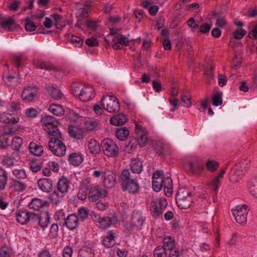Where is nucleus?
<instances>
[{
  "label": "nucleus",
  "mask_w": 257,
  "mask_h": 257,
  "mask_svg": "<svg viewBox=\"0 0 257 257\" xmlns=\"http://www.w3.org/2000/svg\"><path fill=\"white\" fill-rule=\"evenodd\" d=\"M126 115L122 113L113 115L110 118V123L114 125H122L127 120Z\"/></svg>",
  "instance_id": "obj_25"
},
{
  "label": "nucleus",
  "mask_w": 257,
  "mask_h": 257,
  "mask_svg": "<svg viewBox=\"0 0 257 257\" xmlns=\"http://www.w3.org/2000/svg\"><path fill=\"white\" fill-rule=\"evenodd\" d=\"M136 132L137 135V141L141 147L145 146L148 143L146 128L136 122Z\"/></svg>",
  "instance_id": "obj_14"
},
{
  "label": "nucleus",
  "mask_w": 257,
  "mask_h": 257,
  "mask_svg": "<svg viewBox=\"0 0 257 257\" xmlns=\"http://www.w3.org/2000/svg\"><path fill=\"white\" fill-rule=\"evenodd\" d=\"M31 153L35 156H39L43 153V147L33 142H31L29 146Z\"/></svg>",
  "instance_id": "obj_34"
},
{
  "label": "nucleus",
  "mask_w": 257,
  "mask_h": 257,
  "mask_svg": "<svg viewBox=\"0 0 257 257\" xmlns=\"http://www.w3.org/2000/svg\"><path fill=\"white\" fill-rule=\"evenodd\" d=\"M48 204V201L46 200H42L37 198H33L31 202L29 204L30 208L36 210H38L43 206H46Z\"/></svg>",
  "instance_id": "obj_32"
},
{
  "label": "nucleus",
  "mask_w": 257,
  "mask_h": 257,
  "mask_svg": "<svg viewBox=\"0 0 257 257\" xmlns=\"http://www.w3.org/2000/svg\"><path fill=\"white\" fill-rule=\"evenodd\" d=\"M114 235L112 230H109L102 241L103 245L108 248L113 247L115 244Z\"/></svg>",
  "instance_id": "obj_26"
},
{
  "label": "nucleus",
  "mask_w": 257,
  "mask_h": 257,
  "mask_svg": "<svg viewBox=\"0 0 257 257\" xmlns=\"http://www.w3.org/2000/svg\"><path fill=\"white\" fill-rule=\"evenodd\" d=\"M181 104L186 107L191 106V99L188 94L181 95Z\"/></svg>",
  "instance_id": "obj_54"
},
{
  "label": "nucleus",
  "mask_w": 257,
  "mask_h": 257,
  "mask_svg": "<svg viewBox=\"0 0 257 257\" xmlns=\"http://www.w3.org/2000/svg\"><path fill=\"white\" fill-rule=\"evenodd\" d=\"M131 220L133 221L136 227L142 229L145 221V217L141 212L137 210H134L132 212Z\"/></svg>",
  "instance_id": "obj_22"
},
{
  "label": "nucleus",
  "mask_w": 257,
  "mask_h": 257,
  "mask_svg": "<svg viewBox=\"0 0 257 257\" xmlns=\"http://www.w3.org/2000/svg\"><path fill=\"white\" fill-rule=\"evenodd\" d=\"M62 196H60L59 193L56 190H54L49 195V199L51 203L55 205H57L60 202Z\"/></svg>",
  "instance_id": "obj_45"
},
{
  "label": "nucleus",
  "mask_w": 257,
  "mask_h": 257,
  "mask_svg": "<svg viewBox=\"0 0 257 257\" xmlns=\"http://www.w3.org/2000/svg\"><path fill=\"white\" fill-rule=\"evenodd\" d=\"M79 221L77 215L73 213L67 217L64 224L69 230H73L78 227Z\"/></svg>",
  "instance_id": "obj_20"
},
{
  "label": "nucleus",
  "mask_w": 257,
  "mask_h": 257,
  "mask_svg": "<svg viewBox=\"0 0 257 257\" xmlns=\"http://www.w3.org/2000/svg\"><path fill=\"white\" fill-rule=\"evenodd\" d=\"M79 257H94V250L89 247L80 249L79 251Z\"/></svg>",
  "instance_id": "obj_46"
},
{
  "label": "nucleus",
  "mask_w": 257,
  "mask_h": 257,
  "mask_svg": "<svg viewBox=\"0 0 257 257\" xmlns=\"http://www.w3.org/2000/svg\"><path fill=\"white\" fill-rule=\"evenodd\" d=\"M222 91H219L214 93L212 95V105L214 106H219L222 104Z\"/></svg>",
  "instance_id": "obj_42"
},
{
  "label": "nucleus",
  "mask_w": 257,
  "mask_h": 257,
  "mask_svg": "<svg viewBox=\"0 0 257 257\" xmlns=\"http://www.w3.org/2000/svg\"><path fill=\"white\" fill-rule=\"evenodd\" d=\"M154 257H167V254L165 249L162 246L159 245L154 249Z\"/></svg>",
  "instance_id": "obj_48"
},
{
  "label": "nucleus",
  "mask_w": 257,
  "mask_h": 257,
  "mask_svg": "<svg viewBox=\"0 0 257 257\" xmlns=\"http://www.w3.org/2000/svg\"><path fill=\"white\" fill-rule=\"evenodd\" d=\"M86 26L89 29L92 31H95L97 29L98 25L97 24V22L89 20H87L86 22Z\"/></svg>",
  "instance_id": "obj_62"
},
{
  "label": "nucleus",
  "mask_w": 257,
  "mask_h": 257,
  "mask_svg": "<svg viewBox=\"0 0 257 257\" xmlns=\"http://www.w3.org/2000/svg\"><path fill=\"white\" fill-rule=\"evenodd\" d=\"M68 160L71 164L77 166L83 162V156L80 153H72L69 155Z\"/></svg>",
  "instance_id": "obj_28"
},
{
  "label": "nucleus",
  "mask_w": 257,
  "mask_h": 257,
  "mask_svg": "<svg viewBox=\"0 0 257 257\" xmlns=\"http://www.w3.org/2000/svg\"><path fill=\"white\" fill-rule=\"evenodd\" d=\"M34 65L37 68L46 70H51L54 68V66L50 63L41 60L36 61L34 62Z\"/></svg>",
  "instance_id": "obj_43"
},
{
  "label": "nucleus",
  "mask_w": 257,
  "mask_h": 257,
  "mask_svg": "<svg viewBox=\"0 0 257 257\" xmlns=\"http://www.w3.org/2000/svg\"><path fill=\"white\" fill-rule=\"evenodd\" d=\"M58 226L57 224H53L50 228V235L51 238H55L58 236Z\"/></svg>",
  "instance_id": "obj_60"
},
{
  "label": "nucleus",
  "mask_w": 257,
  "mask_h": 257,
  "mask_svg": "<svg viewBox=\"0 0 257 257\" xmlns=\"http://www.w3.org/2000/svg\"><path fill=\"white\" fill-rule=\"evenodd\" d=\"M225 169H222L220 174L216 176L210 183L209 185L214 192H217L219 188V183L220 180L222 179L225 172Z\"/></svg>",
  "instance_id": "obj_31"
},
{
  "label": "nucleus",
  "mask_w": 257,
  "mask_h": 257,
  "mask_svg": "<svg viewBox=\"0 0 257 257\" xmlns=\"http://www.w3.org/2000/svg\"><path fill=\"white\" fill-rule=\"evenodd\" d=\"M10 145V139L7 135H2L0 136V147L7 148Z\"/></svg>",
  "instance_id": "obj_56"
},
{
  "label": "nucleus",
  "mask_w": 257,
  "mask_h": 257,
  "mask_svg": "<svg viewBox=\"0 0 257 257\" xmlns=\"http://www.w3.org/2000/svg\"><path fill=\"white\" fill-rule=\"evenodd\" d=\"M8 180L7 172L0 167V190H4Z\"/></svg>",
  "instance_id": "obj_38"
},
{
  "label": "nucleus",
  "mask_w": 257,
  "mask_h": 257,
  "mask_svg": "<svg viewBox=\"0 0 257 257\" xmlns=\"http://www.w3.org/2000/svg\"><path fill=\"white\" fill-rule=\"evenodd\" d=\"M98 122L96 120L88 119L84 122V128L88 131H93L96 130Z\"/></svg>",
  "instance_id": "obj_44"
},
{
  "label": "nucleus",
  "mask_w": 257,
  "mask_h": 257,
  "mask_svg": "<svg viewBox=\"0 0 257 257\" xmlns=\"http://www.w3.org/2000/svg\"><path fill=\"white\" fill-rule=\"evenodd\" d=\"M25 115L28 118H33L37 116L39 111L35 108H29L25 110Z\"/></svg>",
  "instance_id": "obj_53"
},
{
  "label": "nucleus",
  "mask_w": 257,
  "mask_h": 257,
  "mask_svg": "<svg viewBox=\"0 0 257 257\" xmlns=\"http://www.w3.org/2000/svg\"><path fill=\"white\" fill-rule=\"evenodd\" d=\"M249 209L245 204L237 205L231 211L236 221L240 224H245L247 221V216Z\"/></svg>",
  "instance_id": "obj_8"
},
{
  "label": "nucleus",
  "mask_w": 257,
  "mask_h": 257,
  "mask_svg": "<svg viewBox=\"0 0 257 257\" xmlns=\"http://www.w3.org/2000/svg\"><path fill=\"white\" fill-rule=\"evenodd\" d=\"M120 182L123 191L127 190L130 193L136 194L139 190L137 180L131 175L128 169L123 170L120 176Z\"/></svg>",
  "instance_id": "obj_1"
},
{
  "label": "nucleus",
  "mask_w": 257,
  "mask_h": 257,
  "mask_svg": "<svg viewBox=\"0 0 257 257\" xmlns=\"http://www.w3.org/2000/svg\"><path fill=\"white\" fill-rule=\"evenodd\" d=\"M117 42L122 45L127 46L129 45V40L124 35L119 34V36L116 38Z\"/></svg>",
  "instance_id": "obj_63"
},
{
  "label": "nucleus",
  "mask_w": 257,
  "mask_h": 257,
  "mask_svg": "<svg viewBox=\"0 0 257 257\" xmlns=\"http://www.w3.org/2000/svg\"><path fill=\"white\" fill-rule=\"evenodd\" d=\"M167 204L166 199L162 197L152 200L150 204V211L152 216L154 217H158L162 215Z\"/></svg>",
  "instance_id": "obj_5"
},
{
  "label": "nucleus",
  "mask_w": 257,
  "mask_h": 257,
  "mask_svg": "<svg viewBox=\"0 0 257 257\" xmlns=\"http://www.w3.org/2000/svg\"><path fill=\"white\" fill-rule=\"evenodd\" d=\"M189 167L191 172L195 175H200L205 169V163L198 160L189 163Z\"/></svg>",
  "instance_id": "obj_19"
},
{
  "label": "nucleus",
  "mask_w": 257,
  "mask_h": 257,
  "mask_svg": "<svg viewBox=\"0 0 257 257\" xmlns=\"http://www.w3.org/2000/svg\"><path fill=\"white\" fill-rule=\"evenodd\" d=\"M246 31L243 29L236 30L233 33L234 38L236 40H240L242 39L246 35Z\"/></svg>",
  "instance_id": "obj_57"
},
{
  "label": "nucleus",
  "mask_w": 257,
  "mask_h": 257,
  "mask_svg": "<svg viewBox=\"0 0 257 257\" xmlns=\"http://www.w3.org/2000/svg\"><path fill=\"white\" fill-rule=\"evenodd\" d=\"M72 93L82 101H88L94 97V88L90 85L74 84L72 87Z\"/></svg>",
  "instance_id": "obj_3"
},
{
  "label": "nucleus",
  "mask_w": 257,
  "mask_h": 257,
  "mask_svg": "<svg viewBox=\"0 0 257 257\" xmlns=\"http://www.w3.org/2000/svg\"><path fill=\"white\" fill-rule=\"evenodd\" d=\"M29 212L27 209L22 208L16 212V219L21 224L24 225L29 222Z\"/></svg>",
  "instance_id": "obj_23"
},
{
  "label": "nucleus",
  "mask_w": 257,
  "mask_h": 257,
  "mask_svg": "<svg viewBox=\"0 0 257 257\" xmlns=\"http://www.w3.org/2000/svg\"><path fill=\"white\" fill-rule=\"evenodd\" d=\"M44 130L47 133L48 136L54 135L57 133L59 134V131L58 126L59 121L52 116L48 115L43 118Z\"/></svg>",
  "instance_id": "obj_9"
},
{
  "label": "nucleus",
  "mask_w": 257,
  "mask_h": 257,
  "mask_svg": "<svg viewBox=\"0 0 257 257\" xmlns=\"http://www.w3.org/2000/svg\"><path fill=\"white\" fill-rule=\"evenodd\" d=\"M244 165L243 163L236 164L231 169L229 176L231 182L235 183L238 181L240 176L247 170L248 167L244 166Z\"/></svg>",
  "instance_id": "obj_11"
},
{
  "label": "nucleus",
  "mask_w": 257,
  "mask_h": 257,
  "mask_svg": "<svg viewBox=\"0 0 257 257\" xmlns=\"http://www.w3.org/2000/svg\"><path fill=\"white\" fill-rule=\"evenodd\" d=\"M59 134L56 133L54 135L48 136L50 138L48 146L54 155L61 157L65 154L66 147L63 142L64 139L61 132H59Z\"/></svg>",
  "instance_id": "obj_2"
},
{
  "label": "nucleus",
  "mask_w": 257,
  "mask_h": 257,
  "mask_svg": "<svg viewBox=\"0 0 257 257\" xmlns=\"http://www.w3.org/2000/svg\"><path fill=\"white\" fill-rule=\"evenodd\" d=\"M70 41L73 44H75L76 46H80L83 43L82 39L74 35H72L71 37L70 38Z\"/></svg>",
  "instance_id": "obj_61"
},
{
  "label": "nucleus",
  "mask_w": 257,
  "mask_h": 257,
  "mask_svg": "<svg viewBox=\"0 0 257 257\" xmlns=\"http://www.w3.org/2000/svg\"><path fill=\"white\" fill-rule=\"evenodd\" d=\"M103 183L105 187L111 188L114 186L116 182V175L110 170H105L103 172Z\"/></svg>",
  "instance_id": "obj_17"
},
{
  "label": "nucleus",
  "mask_w": 257,
  "mask_h": 257,
  "mask_svg": "<svg viewBox=\"0 0 257 257\" xmlns=\"http://www.w3.org/2000/svg\"><path fill=\"white\" fill-rule=\"evenodd\" d=\"M37 186L42 191L49 193L53 190V181L46 178L39 179L37 181Z\"/></svg>",
  "instance_id": "obj_18"
},
{
  "label": "nucleus",
  "mask_w": 257,
  "mask_h": 257,
  "mask_svg": "<svg viewBox=\"0 0 257 257\" xmlns=\"http://www.w3.org/2000/svg\"><path fill=\"white\" fill-rule=\"evenodd\" d=\"M92 218L94 221L98 223L99 227L103 229L108 228L112 224H116L118 222L117 217L114 216L101 217L98 214H94Z\"/></svg>",
  "instance_id": "obj_10"
},
{
  "label": "nucleus",
  "mask_w": 257,
  "mask_h": 257,
  "mask_svg": "<svg viewBox=\"0 0 257 257\" xmlns=\"http://www.w3.org/2000/svg\"><path fill=\"white\" fill-rule=\"evenodd\" d=\"M205 166L208 171L214 173L219 167V164L215 160L209 159L205 163Z\"/></svg>",
  "instance_id": "obj_35"
},
{
  "label": "nucleus",
  "mask_w": 257,
  "mask_h": 257,
  "mask_svg": "<svg viewBox=\"0 0 257 257\" xmlns=\"http://www.w3.org/2000/svg\"><path fill=\"white\" fill-rule=\"evenodd\" d=\"M107 193L106 190L101 186L97 185L90 189L88 194V198L90 202H95L100 198L106 197Z\"/></svg>",
  "instance_id": "obj_12"
},
{
  "label": "nucleus",
  "mask_w": 257,
  "mask_h": 257,
  "mask_svg": "<svg viewBox=\"0 0 257 257\" xmlns=\"http://www.w3.org/2000/svg\"><path fill=\"white\" fill-rule=\"evenodd\" d=\"M19 120L18 117H15L10 113H4L0 115V121L7 124H15Z\"/></svg>",
  "instance_id": "obj_29"
},
{
  "label": "nucleus",
  "mask_w": 257,
  "mask_h": 257,
  "mask_svg": "<svg viewBox=\"0 0 257 257\" xmlns=\"http://www.w3.org/2000/svg\"><path fill=\"white\" fill-rule=\"evenodd\" d=\"M68 131L70 136L76 140H81L84 138L83 130L73 125L69 126Z\"/></svg>",
  "instance_id": "obj_24"
},
{
  "label": "nucleus",
  "mask_w": 257,
  "mask_h": 257,
  "mask_svg": "<svg viewBox=\"0 0 257 257\" xmlns=\"http://www.w3.org/2000/svg\"><path fill=\"white\" fill-rule=\"evenodd\" d=\"M13 175L18 179L22 180L27 178L26 171L23 169H15L12 171Z\"/></svg>",
  "instance_id": "obj_47"
},
{
  "label": "nucleus",
  "mask_w": 257,
  "mask_h": 257,
  "mask_svg": "<svg viewBox=\"0 0 257 257\" xmlns=\"http://www.w3.org/2000/svg\"><path fill=\"white\" fill-rule=\"evenodd\" d=\"M49 110L53 114L57 116H62L64 114L65 111L60 105L51 104L49 107Z\"/></svg>",
  "instance_id": "obj_37"
},
{
  "label": "nucleus",
  "mask_w": 257,
  "mask_h": 257,
  "mask_svg": "<svg viewBox=\"0 0 257 257\" xmlns=\"http://www.w3.org/2000/svg\"><path fill=\"white\" fill-rule=\"evenodd\" d=\"M130 166L132 172L136 174H140L143 168L142 162L137 159H132Z\"/></svg>",
  "instance_id": "obj_30"
},
{
  "label": "nucleus",
  "mask_w": 257,
  "mask_h": 257,
  "mask_svg": "<svg viewBox=\"0 0 257 257\" xmlns=\"http://www.w3.org/2000/svg\"><path fill=\"white\" fill-rule=\"evenodd\" d=\"M176 202L180 209L189 208L193 203L192 192L186 188H180L176 195Z\"/></svg>",
  "instance_id": "obj_4"
},
{
  "label": "nucleus",
  "mask_w": 257,
  "mask_h": 257,
  "mask_svg": "<svg viewBox=\"0 0 257 257\" xmlns=\"http://www.w3.org/2000/svg\"><path fill=\"white\" fill-rule=\"evenodd\" d=\"M213 15L216 17V21L215 23L216 26L220 28H223L226 26L227 21L224 17H221L216 13H215Z\"/></svg>",
  "instance_id": "obj_55"
},
{
  "label": "nucleus",
  "mask_w": 257,
  "mask_h": 257,
  "mask_svg": "<svg viewBox=\"0 0 257 257\" xmlns=\"http://www.w3.org/2000/svg\"><path fill=\"white\" fill-rule=\"evenodd\" d=\"M88 148L90 153L94 155L98 154L100 151L99 144L94 139H91L88 141Z\"/></svg>",
  "instance_id": "obj_33"
},
{
  "label": "nucleus",
  "mask_w": 257,
  "mask_h": 257,
  "mask_svg": "<svg viewBox=\"0 0 257 257\" xmlns=\"http://www.w3.org/2000/svg\"><path fill=\"white\" fill-rule=\"evenodd\" d=\"M88 188H86L84 189H80L77 194V196L79 199L81 200H84L88 195L87 193Z\"/></svg>",
  "instance_id": "obj_64"
},
{
  "label": "nucleus",
  "mask_w": 257,
  "mask_h": 257,
  "mask_svg": "<svg viewBox=\"0 0 257 257\" xmlns=\"http://www.w3.org/2000/svg\"><path fill=\"white\" fill-rule=\"evenodd\" d=\"M11 186L18 192L24 191L26 189V185L23 182L17 179H12Z\"/></svg>",
  "instance_id": "obj_40"
},
{
  "label": "nucleus",
  "mask_w": 257,
  "mask_h": 257,
  "mask_svg": "<svg viewBox=\"0 0 257 257\" xmlns=\"http://www.w3.org/2000/svg\"><path fill=\"white\" fill-rule=\"evenodd\" d=\"M0 25L2 28L8 31H13L19 27L15 20L11 17L2 18Z\"/></svg>",
  "instance_id": "obj_16"
},
{
  "label": "nucleus",
  "mask_w": 257,
  "mask_h": 257,
  "mask_svg": "<svg viewBox=\"0 0 257 257\" xmlns=\"http://www.w3.org/2000/svg\"><path fill=\"white\" fill-rule=\"evenodd\" d=\"M10 248L7 245H3L0 248L1 257H10Z\"/></svg>",
  "instance_id": "obj_58"
},
{
  "label": "nucleus",
  "mask_w": 257,
  "mask_h": 257,
  "mask_svg": "<svg viewBox=\"0 0 257 257\" xmlns=\"http://www.w3.org/2000/svg\"><path fill=\"white\" fill-rule=\"evenodd\" d=\"M164 245L162 247L165 250H171L174 248L175 245V240L171 236H167L163 239Z\"/></svg>",
  "instance_id": "obj_39"
},
{
  "label": "nucleus",
  "mask_w": 257,
  "mask_h": 257,
  "mask_svg": "<svg viewBox=\"0 0 257 257\" xmlns=\"http://www.w3.org/2000/svg\"><path fill=\"white\" fill-rule=\"evenodd\" d=\"M29 167L32 172L37 173L42 168V166L35 161H32L29 164Z\"/></svg>",
  "instance_id": "obj_59"
},
{
  "label": "nucleus",
  "mask_w": 257,
  "mask_h": 257,
  "mask_svg": "<svg viewBox=\"0 0 257 257\" xmlns=\"http://www.w3.org/2000/svg\"><path fill=\"white\" fill-rule=\"evenodd\" d=\"M38 88L36 86H28L25 88L21 94L22 99L27 102H31L37 97Z\"/></svg>",
  "instance_id": "obj_13"
},
{
  "label": "nucleus",
  "mask_w": 257,
  "mask_h": 257,
  "mask_svg": "<svg viewBox=\"0 0 257 257\" xmlns=\"http://www.w3.org/2000/svg\"><path fill=\"white\" fill-rule=\"evenodd\" d=\"M70 182L65 176H62L58 180L57 184V190L61 194L66 193L70 188Z\"/></svg>",
  "instance_id": "obj_21"
},
{
  "label": "nucleus",
  "mask_w": 257,
  "mask_h": 257,
  "mask_svg": "<svg viewBox=\"0 0 257 257\" xmlns=\"http://www.w3.org/2000/svg\"><path fill=\"white\" fill-rule=\"evenodd\" d=\"M14 160L15 159L14 157H12L9 155H5L3 157L2 163L7 167H11L14 165Z\"/></svg>",
  "instance_id": "obj_52"
},
{
  "label": "nucleus",
  "mask_w": 257,
  "mask_h": 257,
  "mask_svg": "<svg viewBox=\"0 0 257 257\" xmlns=\"http://www.w3.org/2000/svg\"><path fill=\"white\" fill-rule=\"evenodd\" d=\"M49 94L55 100L61 99L63 96V93L56 86L52 85L46 88Z\"/></svg>",
  "instance_id": "obj_27"
},
{
  "label": "nucleus",
  "mask_w": 257,
  "mask_h": 257,
  "mask_svg": "<svg viewBox=\"0 0 257 257\" xmlns=\"http://www.w3.org/2000/svg\"><path fill=\"white\" fill-rule=\"evenodd\" d=\"M26 23L25 24V30L28 32L34 31L36 29V26L34 22H32L30 18L27 17L26 19Z\"/></svg>",
  "instance_id": "obj_50"
},
{
  "label": "nucleus",
  "mask_w": 257,
  "mask_h": 257,
  "mask_svg": "<svg viewBox=\"0 0 257 257\" xmlns=\"http://www.w3.org/2000/svg\"><path fill=\"white\" fill-rule=\"evenodd\" d=\"M50 216L48 212L43 213L40 216L38 223L43 228L47 227L50 223Z\"/></svg>",
  "instance_id": "obj_36"
},
{
  "label": "nucleus",
  "mask_w": 257,
  "mask_h": 257,
  "mask_svg": "<svg viewBox=\"0 0 257 257\" xmlns=\"http://www.w3.org/2000/svg\"><path fill=\"white\" fill-rule=\"evenodd\" d=\"M88 215V210L84 207H81L78 210V217L79 221H84L87 219Z\"/></svg>",
  "instance_id": "obj_49"
},
{
  "label": "nucleus",
  "mask_w": 257,
  "mask_h": 257,
  "mask_svg": "<svg viewBox=\"0 0 257 257\" xmlns=\"http://www.w3.org/2000/svg\"><path fill=\"white\" fill-rule=\"evenodd\" d=\"M130 131L125 127L118 128L116 131V136L119 140L124 141L129 135Z\"/></svg>",
  "instance_id": "obj_41"
},
{
  "label": "nucleus",
  "mask_w": 257,
  "mask_h": 257,
  "mask_svg": "<svg viewBox=\"0 0 257 257\" xmlns=\"http://www.w3.org/2000/svg\"><path fill=\"white\" fill-rule=\"evenodd\" d=\"M152 187L156 192L160 191L163 187V172L162 171H156L154 172L152 178Z\"/></svg>",
  "instance_id": "obj_15"
},
{
  "label": "nucleus",
  "mask_w": 257,
  "mask_h": 257,
  "mask_svg": "<svg viewBox=\"0 0 257 257\" xmlns=\"http://www.w3.org/2000/svg\"><path fill=\"white\" fill-rule=\"evenodd\" d=\"M103 154L108 157H114L117 156L119 148L117 145L111 139H105L101 143Z\"/></svg>",
  "instance_id": "obj_7"
},
{
  "label": "nucleus",
  "mask_w": 257,
  "mask_h": 257,
  "mask_svg": "<svg viewBox=\"0 0 257 257\" xmlns=\"http://www.w3.org/2000/svg\"><path fill=\"white\" fill-rule=\"evenodd\" d=\"M102 105L106 111L110 113L118 112L120 106L118 99L113 95L103 96L101 99Z\"/></svg>",
  "instance_id": "obj_6"
},
{
  "label": "nucleus",
  "mask_w": 257,
  "mask_h": 257,
  "mask_svg": "<svg viewBox=\"0 0 257 257\" xmlns=\"http://www.w3.org/2000/svg\"><path fill=\"white\" fill-rule=\"evenodd\" d=\"M23 143L22 139L19 137H15L12 141V147L15 150H18L21 147Z\"/></svg>",
  "instance_id": "obj_51"
}]
</instances>
